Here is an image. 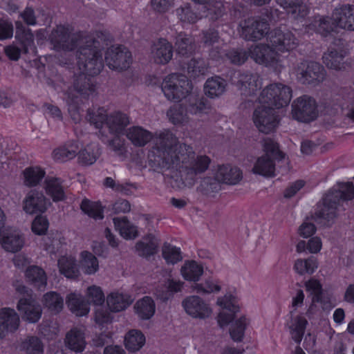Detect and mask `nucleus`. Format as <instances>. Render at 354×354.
<instances>
[{"instance_id":"f257e3e1","label":"nucleus","mask_w":354,"mask_h":354,"mask_svg":"<svg viewBox=\"0 0 354 354\" xmlns=\"http://www.w3.org/2000/svg\"><path fill=\"white\" fill-rule=\"evenodd\" d=\"M148 162L154 170L168 171L171 178L180 176L193 185L197 176L208 169L211 160L205 155L196 156L190 145L180 143L174 133L165 130L153 138Z\"/></svg>"},{"instance_id":"f03ea898","label":"nucleus","mask_w":354,"mask_h":354,"mask_svg":"<svg viewBox=\"0 0 354 354\" xmlns=\"http://www.w3.org/2000/svg\"><path fill=\"white\" fill-rule=\"evenodd\" d=\"M98 45L97 41H88L86 46L80 48L78 52L77 64L81 74L75 77L73 87L65 93L69 105L77 103V95L73 92L84 98L95 92V85L88 76L99 74L104 66L102 53Z\"/></svg>"},{"instance_id":"7ed1b4c3","label":"nucleus","mask_w":354,"mask_h":354,"mask_svg":"<svg viewBox=\"0 0 354 354\" xmlns=\"http://www.w3.org/2000/svg\"><path fill=\"white\" fill-rule=\"evenodd\" d=\"M354 198V185L352 183H339L334 185L323 197L322 201L317 205L313 216L315 221L328 225L334 220L341 210L346 201Z\"/></svg>"},{"instance_id":"20e7f679","label":"nucleus","mask_w":354,"mask_h":354,"mask_svg":"<svg viewBox=\"0 0 354 354\" xmlns=\"http://www.w3.org/2000/svg\"><path fill=\"white\" fill-rule=\"evenodd\" d=\"M49 40L56 50H73L80 45L77 55L80 48L86 46L88 41H95L91 37L83 39L71 34L69 27L64 25H58L53 28L49 35Z\"/></svg>"},{"instance_id":"39448f33","label":"nucleus","mask_w":354,"mask_h":354,"mask_svg":"<svg viewBox=\"0 0 354 354\" xmlns=\"http://www.w3.org/2000/svg\"><path fill=\"white\" fill-rule=\"evenodd\" d=\"M161 89L168 100L180 102L189 95L192 86L185 75L173 73L164 79Z\"/></svg>"},{"instance_id":"423d86ee","label":"nucleus","mask_w":354,"mask_h":354,"mask_svg":"<svg viewBox=\"0 0 354 354\" xmlns=\"http://www.w3.org/2000/svg\"><path fill=\"white\" fill-rule=\"evenodd\" d=\"M292 98V89L281 83L270 84L261 91L259 101L275 109H280L289 104Z\"/></svg>"},{"instance_id":"0eeeda50","label":"nucleus","mask_w":354,"mask_h":354,"mask_svg":"<svg viewBox=\"0 0 354 354\" xmlns=\"http://www.w3.org/2000/svg\"><path fill=\"white\" fill-rule=\"evenodd\" d=\"M298 80L304 84L317 85L326 77L324 68L315 62L302 61L296 70Z\"/></svg>"},{"instance_id":"6e6552de","label":"nucleus","mask_w":354,"mask_h":354,"mask_svg":"<svg viewBox=\"0 0 354 354\" xmlns=\"http://www.w3.org/2000/svg\"><path fill=\"white\" fill-rule=\"evenodd\" d=\"M292 117L299 121L309 122L317 117V106L314 98L304 95L292 104Z\"/></svg>"},{"instance_id":"1a4fd4ad","label":"nucleus","mask_w":354,"mask_h":354,"mask_svg":"<svg viewBox=\"0 0 354 354\" xmlns=\"http://www.w3.org/2000/svg\"><path fill=\"white\" fill-rule=\"evenodd\" d=\"M241 36L248 41L260 40L268 33L270 25L264 19L251 17L240 22Z\"/></svg>"},{"instance_id":"9d476101","label":"nucleus","mask_w":354,"mask_h":354,"mask_svg":"<svg viewBox=\"0 0 354 354\" xmlns=\"http://www.w3.org/2000/svg\"><path fill=\"white\" fill-rule=\"evenodd\" d=\"M267 39L276 52L284 53L292 50L299 44L298 39L291 31L281 28H276L270 31L268 35Z\"/></svg>"},{"instance_id":"9b49d317","label":"nucleus","mask_w":354,"mask_h":354,"mask_svg":"<svg viewBox=\"0 0 354 354\" xmlns=\"http://www.w3.org/2000/svg\"><path fill=\"white\" fill-rule=\"evenodd\" d=\"M253 121L259 131L264 133L274 131L279 122L274 109L268 105H261L255 109Z\"/></svg>"},{"instance_id":"f8f14e48","label":"nucleus","mask_w":354,"mask_h":354,"mask_svg":"<svg viewBox=\"0 0 354 354\" xmlns=\"http://www.w3.org/2000/svg\"><path fill=\"white\" fill-rule=\"evenodd\" d=\"M249 56L257 64L277 68L280 66V56L275 50L266 44L252 46L248 50Z\"/></svg>"},{"instance_id":"ddd939ff","label":"nucleus","mask_w":354,"mask_h":354,"mask_svg":"<svg viewBox=\"0 0 354 354\" xmlns=\"http://www.w3.org/2000/svg\"><path fill=\"white\" fill-rule=\"evenodd\" d=\"M131 53L123 46H112L105 55V62L110 69L121 71L131 64Z\"/></svg>"},{"instance_id":"4468645a","label":"nucleus","mask_w":354,"mask_h":354,"mask_svg":"<svg viewBox=\"0 0 354 354\" xmlns=\"http://www.w3.org/2000/svg\"><path fill=\"white\" fill-rule=\"evenodd\" d=\"M236 77L237 81H234V84L243 96L255 95L257 91L262 87V80L257 73L239 71Z\"/></svg>"},{"instance_id":"2eb2a0df","label":"nucleus","mask_w":354,"mask_h":354,"mask_svg":"<svg viewBox=\"0 0 354 354\" xmlns=\"http://www.w3.org/2000/svg\"><path fill=\"white\" fill-rule=\"evenodd\" d=\"M50 205V202L41 192L32 189L23 201V209L28 214L44 213Z\"/></svg>"},{"instance_id":"dca6fc26","label":"nucleus","mask_w":354,"mask_h":354,"mask_svg":"<svg viewBox=\"0 0 354 354\" xmlns=\"http://www.w3.org/2000/svg\"><path fill=\"white\" fill-rule=\"evenodd\" d=\"M331 19L338 28L354 31V5L342 4L335 7Z\"/></svg>"},{"instance_id":"f3484780","label":"nucleus","mask_w":354,"mask_h":354,"mask_svg":"<svg viewBox=\"0 0 354 354\" xmlns=\"http://www.w3.org/2000/svg\"><path fill=\"white\" fill-rule=\"evenodd\" d=\"M344 41L342 39H337L330 46L327 52L324 53L322 57L324 64L329 68L341 70L344 67Z\"/></svg>"},{"instance_id":"a211bd4d","label":"nucleus","mask_w":354,"mask_h":354,"mask_svg":"<svg viewBox=\"0 0 354 354\" xmlns=\"http://www.w3.org/2000/svg\"><path fill=\"white\" fill-rule=\"evenodd\" d=\"M17 307L22 319L29 323H36L41 317V306L32 297L21 298Z\"/></svg>"},{"instance_id":"6ab92c4d","label":"nucleus","mask_w":354,"mask_h":354,"mask_svg":"<svg viewBox=\"0 0 354 354\" xmlns=\"http://www.w3.org/2000/svg\"><path fill=\"white\" fill-rule=\"evenodd\" d=\"M173 57V46L166 39L160 38L151 46L150 59L160 65L168 64Z\"/></svg>"},{"instance_id":"aec40b11","label":"nucleus","mask_w":354,"mask_h":354,"mask_svg":"<svg viewBox=\"0 0 354 354\" xmlns=\"http://www.w3.org/2000/svg\"><path fill=\"white\" fill-rule=\"evenodd\" d=\"M183 306L186 313L194 318L205 319L212 314V309L198 296H190L185 299Z\"/></svg>"},{"instance_id":"412c9836","label":"nucleus","mask_w":354,"mask_h":354,"mask_svg":"<svg viewBox=\"0 0 354 354\" xmlns=\"http://www.w3.org/2000/svg\"><path fill=\"white\" fill-rule=\"evenodd\" d=\"M217 304L223 308V310L218 315V323L223 328L232 321L235 313L239 311V307L232 302L231 296L218 298Z\"/></svg>"},{"instance_id":"4be33fe9","label":"nucleus","mask_w":354,"mask_h":354,"mask_svg":"<svg viewBox=\"0 0 354 354\" xmlns=\"http://www.w3.org/2000/svg\"><path fill=\"white\" fill-rule=\"evenodd\" d=\"M0 241L3 248L11 252L20 250L24 243V239L19 232L10 229L0 231Z\"/></svg>"},{"instance_id":"5701e85b","label":"nucleus","mask_w":354,"mask_h":354,"mask_svg":"<svg viewBox=\"0 0 354 354\" xmlns=\"http://www.w3.org/2000/svg\"><path fill=\"white\" fill-rule=\"evenodd\" d=\"M305 286L306 290L310 292L312 295L313 302L320 304L324 310L333 308L329 297L324 293L322 286L319 281L311 279L306 282Z\"/></svg>"},{"instance_id":"b1692460","label":"nucleus","mask_w":354,"mask_h":354,"mask_svg":"<svg viewBox=\"0 0 354 354\" xmlns=\"http://www.w3.org/2000/svg\"><path fill=\"white\" fill-rule=\"evenodd\" d=\"M125 135L131 144L137 147H145L153 139L151 132L140 126L129 128L126 131Z\"/></svg>"},{"instance_id":"393cba45","label":"nucleus","mask_w":354,"mask_h":354,"mask_svg":"<svg viewBox=\"0 0 354 354\" xmlns=\"http://www.w3.org/2000/svg\"><path fill=\"white\" fill-rule=\"evenodd\" d=\"M19 317L16 311L10 308H3L0 310V323L3 326L4 333L16 331L19 326Z\"/></svg>"},{"instance_id":"a878e982","label":"nucleus","mask_w":354,"mask_h":354,"mask_svg":"<svg viewBox=\"0 0 354 354\" xmlns=\"http://www.w3.org/2000/svg\"><path fill=\"white\" fill-rule=\"evenodd\" d=\"M129 123V118L127 114L115 111L109 115L106 127L112 134H124V131Z\"/></svg>"},{"instance_id":"bb28decb","label":"nucleus","mask_w":354,"mask_h":354,"mask_svg":"<svg viewBox=\"0 0 354 354\" xmlns=\"http://www.w3.org/2000/svg\"><path fill=\"white\" fill-rule=\"evenodd\" d=\"M307 26L309 30H314L323 36H327L337 28L331 17L321 15L315 16Z\"/></svg>"},{"instance_id":"cd10ccee","label":"nucleus","mask_w":354,"mask_h":354,"mask_svg":"<svg viewBox=\"0 0 354 354\" xmlns=\"http://www.w3.org/2000/svg\"><path fill=\"white\" fill-rule=\"evenodd\" d=\"M80 145L77 141H68L63 146L55 149L53 152L54 160L66 162L74 158L78 153Z\"/></svg>"},{"instance_id":"c85d7f7f","label":"nucleus","mask_w":354,"mask_h":354,"mask_svg":"<svg viewBox=\"0 0 354 354\" xmlns=\"http://www.w3.org/2000/svg\"><path fill=\"white\" fill-rule=\"evenodd\" d=\"M277 3L288 10L295 19L305 17L309 12L308 6L301 0H275Z\"/></svg>"},{"instance_id":"c756f323","label":"nucleus","mask_w":354,"mask_h":354,"mask_svg":"<svg viewBox=\"0 0 354 354\" xmlns=\"http://www.w3.org/2000/svg\"><path fill=\"white\" fill-rule=\"evenodd\" d=\"M216 177L224 183L235 185L241 180L242 176L241 170L236 167L221 165L218 166Z\"/></svg>"},{"instance_id":"7c9ffc66","label":"nucleus","mask_w":354,"mask_h":354,"mask_svg":"<svg viewBox=\"0 0 354 354\" xmlns=\"http://www.w3.org/2000/svg\"><path fill=\"white\" fill-rule=\"evenodd\" d=\"M25 276L28 282L39 290H44L47 284V276L45 271L37 266L27 268Z\"/></svg>"},{"instance_id":"2f4dec72","label":"nucleus","mask_w":354,"mask_h":354,"mask_svg":"<svg viewBox=\"0 0 354 354\" xmlns=\"http://www.w3.org/2000/svg\"><path fill=\"white\" fill-rule=\"evenodd\" d=\"M133 301L131 297L119 292H111L108 295L106 303L112 312H120L126 309Z\"/></svg>"},{"instance_id":"473e14b6","label":"nucleus","mask_w":354,"mask_h":354,"mask_svg":"<svg viewBox=\"0 0 354 354\" xmlns=\"http://www.w3.org/2000/svg\"><path fill=\"white\" fill-rule=\"evenodd\" d=\"M67 348L76 353L82 352L86 346L84 333L77 328H73L67 333L65 338Z\"/></svg>"},{"instance_id":"72a5a7b5","label":"nucleus","mask_w":354,"mask_h":354,"mask_svg":"<svg viewBox=\"0 0 354 354\" xmlns=\"http://www.w3.org/2000/svg\"><path fill=\"white\" fill-rule=\"evenodd\" d=\"M45 190L54 202L64 200L65 194L62 185V180L59 178L47 177L45 179Z\"/></svg>"},{"instance_id":"f704fd0d","label":"nucleus","mask_w":354,"mask_h":354,"mask_svg":"<svg viewBox=\"0 0 354 354\" xmlns=\"http://www.w3.org/2000/svg\"><path fill=\"white\" fill-rule=\"evenodd\" d=\"M66 303L70 310L77 316H84L89 312V303L80 294L71 293Z\"/></svg>"},{"instance_id":"c9c22d12","label":"nucleus","mask_w":354,"mask_h":354,"mask_svg":"<svg viewBox=\"0 0 354 354\" xmlns=\"http://www.w3.org/2000/svg\"><path fill=\"white\" fill-rule=\"evenodd\" d=\"M307 324V319L301 315L291 317V319L287 324V326L289 328L291 337L295 342H301L305 333Z\"/></svg>"},{"instance_id":"e433bc0d","label":"nucleus","mask_w":354,"mask_h":354,"mask_svg":"<svg viewBox=\"0 0 354 354\" xmlns=\"http://www.w3.org/2000/svg\"><path fill=\"white\" fill-rule=\"evenodd\" d=\"M275 159L268 156H262L259 157L254 163L252 171L254 174H259L266 177H272L274 176Z\"/></svg>"},{"instance_id":"4c0bfd02","label":"nucleus","mask_w":354,"mask_h":354,"mask_svg":"<svg viewBox=\"0 0 354 354\" xmlns=\"http://www.w3.org/2000/svg\"><path fill=\"white\" fill-rule=\"evenodd\" d=\"M226 86V81L221 77L208 78L204 86L205 93L211 98L218 97L225 92Z\"/></svg>"},{"instance_id":"58836bf2","label":"nucleus","mask_w":354,"mask_h":354,"mask_svg":"<svg viewBox=\"0 0 354 354\" xmlns=\"http://www.w3.org/2000/svg\"><path fill=\"white\" fill-rule=\"evenodd\" d=\"M158 243L156 239L151 234L147 235L136 245V251L142 257H149L156 253Z\"/></svg>"},{"instance_id":"ea45409f","label":"nucleus","mask_w":354,"mask_h":354,"mask_svg":"<svg viewBox=\"0 0 354 354\" xmlns=\"http://www.w3.org/2000/svg\"><path fill=\"white\" fill-rule=\"evenodd\" d=\"M113 221L115 229L119 231L123 238L134 239L138 236L137 227L126 216L114 218Z\"/></svg>"},{"instance_id":"a19ab883","label":"nucleus","mask_w":354,"mask_h":354,"mask_svg":"<svg viewBox=\"0 0 354 354\" xmlns=\"http://www.w3.org/2000/svg\"><path fill=\"white\" fill-rule=\"evenodd\" d=\"M61 274L67 278H75L79 275V268L76 260L71 256H62L57 261Z\"/></svg>"},{"instance_id":"79ce46f5","label":"nucleus","mask_w":354,"mask_h":354,"mask_svg":"<svg viewBox=\"0 0 354 354\" xmlns=\"http://www.w3.org/2000/svg\"><path fill=\"white\" fill-rule=\"evenodd\" d=\"M16 38L20 41L23 53H28L29 50H34V36L30 29L26 30L21 22H16Z\"/></svg>"},{"instance_id":"37998d69","label":"nucleus","mask_w":354,"mask_h":354,"mask_svg":"<svg viewBox=\"0 0 354 354\" xmlns=\"http://www.w3.org/2000/svg\"><path fill=\"white\" fill-rule=\"evenodd\" d=\"M109 115L104 107H93L87 110L86 119L96 129H101L104 125L106 126Z\"/></svg>"},{"instance_id":"c03bdc74","label":"nucleus","mask_w":354,"mask_h":354,"mask_svg":"<svg viewBox=\"0 0 354 354\" xmlns=\"http://www.w3.org/2000/svg\"><path fill=\"white\" fill-rule=\"evenodd\" d=\"M145 343V337L140 330L133 329L125 335V347L129 351L136 352L139 351Z\"/></svg>"},{"instance_id":"a18cd8bd","label":"nucleus","mask_w":354,"mask_h":354,"mask_svg":"<svg viewBox=\"0 0 354 354\" xmlns=\"http://www.w3.org/2000/svg\"><path fill=\"white\" fill-rule=\"evenodd\" d=\"M138 317L142 319H150L155 313V303L149 297L138 300L134 306Z\"/></svg>"},{"instance_id":"49530a36","label":"nucleus","mask_w":354,"mask_h":354,"mask_svg":"<svg viewBox=\"0 0 354 354\" xmlns=\"http://www.w3.org/2000/svg\"><path fill=\"white\" fill-rule=\"evenodd\" d=\"M187 100V111L191 114L207 113L210 109L207 100L203 97L198 98L197 95L190 94Z\"/></svg>"},{"instance_id":"de8ad7c7","label":"nucleus","mask_w":354,"mask_h":354,"mask_svg":"<svg viewBox=\"0 0 354 354\" xmlns=\"http://www.w3.org/2000/svg\"><path fill=\"white\" fill-rule=\"evenodd\" d=\"M184 282L174 279H168L164 287L156 289V295L162 301L167 300L174 293L181 291Z\"/></svg>"},{"instance_id":"09e8293b","label":"nucleus","mask_w":354,"mask_h":354,"mask_svg":"<svg viewBox=\"0 0 354 354\" xmlns=\"http://www.w3.org/2000/svg\"><path fill=\"white\" fill-rule=\"evenodd\" d=\"M318 267L317 259L311 256L307 259H298L293 268L300 275L312 274Z\"/></svg>"},{"instance_id":"8fccbe9b","label":"nucleus","mask_w":354,"mask_h":354,"mask_svg":"<svg viewBox=\"0 0 354 354\" xmlns=\"http://www.w3.org/2000/svg\"><path fill=\"white\" fill-rule=\"evenodd\" d=\"M80 268L86 274H93L99 269V262L97 257L91 252L83 251L81 252Z\"/></svg>"},{"instance_id":"3c124183","label":"nucleus","mask_w":354,"mask_h":354,"mask_svg":"<svg viewBox=\"0 0 354 354\" xmlns=\"http://www.w3.org/2000/svg\"><path fill=\"white\" fill-rule=\"evenodd\" d=\"M46 172L39 167H29L23 171L24 185L28 187L37 185L44 178Z\"/></svg>"},{"instance_id":"603ef678","label":"nucleus","mask_w":354,"mask_h":354,"mask_svg":"<svg viewBox=\"0 0 354 354\" xmlns=\"http://www.w3.org/2000/svg\"><path fill=\"white\" fill-rule=\"evenodd\" d=\"M114 135L115 136L112 139H106L104 136H102L101 139L106 144L109 149L113 151L116 156H124L127 152L125 140L120 136L121 134Z\"/></svg>"},{"instance_id":"864d4df0","label":"nucleus","mask_w":354,"mask_h":354,"mask_svg":"<svg viewBox=\"0 0 354 354\" xmlns=\"http://www.w3.org/2000/svg\"><path fill=\"white\" fill-rule=\"evenodd\" d=\"M181 273L185 279L196 281L203 274V268L194 261H188L182 267Z\"/></svg>"},{"instance_id":"5fc2aeb1","label":"nucleus","mask_w":354,"mask_h":354,"mask_svg":"<svg viewBox=\"0 0 354 354\" xmlns=\"http://www.w3.org/2000/svg\"><path fill=\"white\" fill-rule=\"evenodd\" d=\"M80 208L84 214L95 220L104 218L103 208L98 202H93L85 198L82 200Z\"/></svg>"},{"instance_id":"6e6d98bb","label":"nucleus","mask_w":354,"mask_h":354,"mask_svg":"<svg viewBox=\"0 0 354 354\" xmlns=\"http://www.w3.org/2000/svg\"><path fill=\"white\" fill-rule=\"evenodd\" d=\"M194 40L189 35L185 32H180L176 37L175 46L176 51L182 55H187L194 50Z\"/></svg>"},{"instance_id":"4d7b16f0","label":"nucleus","mask_w":354,"mask_h":354,"mask_svg":"<svg viewBox=\"0 0 354 354\" xmlns=\"http://www.w3.org/2000/svg\"><path fill=\"white\" fill-rule=\"evenodd\" d=\"M187 113L181 104H175L167 111V115L173 124H178L188 121Z\"/></svg>"},{"instance_id":"13d9d810","label":"nucleus","mask_w":354,"mask_h":354,"mask_svg":"<svg viewBox=\"0 0 354 354\" xmlns=\"http://www.w3.org/2000/svg\"><path fill=\"white\" fill-rule=\"evenodd\" d=\"M44 304L50 311L57 313L63 308L64 300L59 294L55 292H49L44 296Z\"/></svg>"},{"instance_id":"bf43d9fd","label":"nucleus","mask_w":354,"mask_h":354,"mask_svg":"<svg viewBox=\"0 0 354 354\" xmlns=\"http://www.w3.org/2000/svg\"><path fill=\"white\" fill-rule=\"evenodd\" d=\"M192 288L197 293L203 295L218 292L221 288L218 281L212 278L206 279L203 283H195Z\"/></svg>"},{"instance_id":"052dcab7","label":"nucleus","mask_w":354,"mask_h":354,"mask_svg":"<svg viewBox=\"0 0 354 354\" xmlns=\"http://www.w3.org/2000/svg\"><path fill=\"white\" fill-rule=\"evenodd\" d=\"M188 74L194 78L204 75L207 71V63L203 59H192L187 63Z\"/></svg>"},{"instance_id":"680f3d73","label":"nucleus","mask_w":354,"mask_h":354,"mask_svg":"<svg viewBox=\"0 0 354 354\" xmlns=\"http://www.w3.org/2000/svg\"><path fill=\"white\" fill-rule=\"evenodd\" d=\"M162 257L167 263L175 264L182 260L180 249L169 243H165L162 249Z\"/></svg>"},{"instance_id":"e2e57ef3","label":"nucleus","mask_w":354,"mask_h":354,"mask_svg":"<svg viewBox=\"0 0 354 354\" xmlns=\"http://www.w3.org/2000/svg\"><path fill=\"white\" fill-rule=\"evenodd\" d=\"M263 148L266 151L264 156H268L277 160H281L285 157V154L279 150V145L271 138L263 140Z\"/></svg>"},{"instance_id":"0e129e2a","label":"nucleus","mask_w":354,"mask_h":354,"mask_svg":"<svg viewBox=\"0 0 354 354\" xmlns=\"http://www.w3.org/2000/svg\"><path fill=\"white\" fill-rule=\"evenodd\" d=\"M247 322L245 317L236 320L231 326L230 334L234 342H241L246 328Z\"/></svg>"},{"instance_id":"69168bd1","label":"nucleus","mask_w":354,"mask_h":354,"mask_svg":"<svg viewBox=\"0 0 354 354\" xmlns=\"http://www.w3.org/2000/svg\"><path fill=\"white\" fill-rule=\"evenodd\" d=\"M176 12L178 19L183 22L194 24L198 19L197 14L192 10L188 3L181 6Z\"/></svg>"},{"instance_id":"338daca9","label":"nucleus","mask_w":354,"mask_h":354,"mask_svg":"<svg viewBox=\"0 0 354 354\" xmlns=\"http://www.w3.org/2000/svg\"><path fill=\"white\" fill-rule=\"evenodd\" d=\"M22 348L27 354H41L43 344L37 337H30L22 343Z\"/></svg>"},{"instance_id":"774afa93","label":"nucleus","mask_w":354,"mask_h":354,"mask_svg":"<svg viewBox=\"0 0 354 354\" xmlns=\"http://www.w3.org/2000/svg\"><path fill=\"white\" fill-rule=\"evenodd\" d=\"M227 59L234 64H243L248 58V52L242 49H232L225 53Z\"/></svg>"}]
</instances>
